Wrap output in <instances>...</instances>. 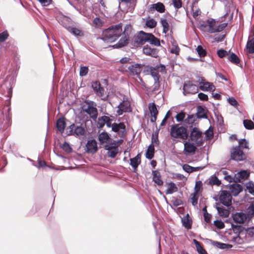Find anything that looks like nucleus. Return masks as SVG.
Segmentation results:
<instances>
[{"mask_svg": "<svg viewBox=\"0 0 254 254\" xmlns=\"http://www.w3.org/2000/svg\"><path fill=\"white\" fill-rule=\"evenodd\" d=\"M122 33V23L111 26L102 31V37L100 39L107 42L116 41Z\"/></svg>", "mask_w": 254, "mask_h": 254, "instance_id": "nucleus-1", "label": "nucleus"}, {"mask_svg": "<svg viewBox=\"0 0 254 254\" xmlns=\"http://www.w3.org/2000/svg\"><path fill=\"white\" fill-rule=\"evenodd\" d=\"M187 128V127L184 126H180L179 124L172 125L170 135L173 138L186 140L189 136V132Z\"/></svg>", "mask_w": 254, "mask_h": 254, "instance_id": "nucleus-2", "label": "nucleus"}, {"mask_svg": "<svg viewBox=\"0 0 254 254\" xmlns=\"http://www.w3.org/2000/svg\"><path fill=\"white\" fill-rule=\"evenodd\" d=\"M85 133V128L81 125L77 126L72 124L66 129L67 136L73 135L76 137L83 136Z\"/></svg>", "mask_w": 254, "mask_h": 254, "instance_id": "nucleus-3", "label": "nucleus"}, {"mask_svg": "<svg viewBox=\"0 0 254 254\" xmlns=\"http://www.w3.org/2000/svg\"><path fill=\"white\" fill-rule=\"evenodd\" d=\"M231 159L237 162L244 161L247 159V155L240 148V146L233 147L230 151Z\"/></svg>", "mask_w": 254, "mask_h": 254, "instance_id": "nucleus-4", "label": "nucleus"}, {"mask_svg": "<svg viewBox=\"0 0 254 254\" xmlns=\"http://www.w3.org/2000/svg\"><path fill=\"white\" fill-rule=\"evenodd\" d=\"M219 199L221 203L223 205L227 207L231 206L232 196L227 190H220Z\"/></svg>", "mask_w": 254, "mask_h": 254, "instance_id": "nucleus-5", "label": "nucleus"}, {"mask_svg": "<svg viewBox=\"0 0 254 254\" xmlns=\"http://www.w3.org/2000/svg\"><path fill=\"white\" fill-rule=\"evenodd\" d=\"M150 33H145L140 31L138 34L134 37V40L132 45L134 46H138L143 45L147 41V39Z\"/></svg>", "mask_w": 254, "mask_h": 254, "instance_id": "nucleus-6", "label": "nucleus"}, {"mask_svg": "<svg viewBox=\"0 0 254 254\" xmlns=\"http://www.w3.org/2000/svg\"><path fill=\"white\" fill-rule=\"evenodd\" d=\"M56 19L67 31L72 26H77V23L72 20L70 17H56Z\"/></svg>", "mask_w": 254, "mask_h": 254, "instance_id": "nucleus-7", "label": "nucleus"}, {"mask_svg": "<svg viewBox=\"0 0 254 254\" xmlns=\"http://www.w3.org/2000/svg\"><path fill=\"white\" fill-rule=\"evenodd\" d=\"M198 91L197 86L191 81H186L183 85V93L185 95L188 94H194Z\"/></svg>", "mask_w": 254, "mask_h": 254, "instance_id": "nucleus-8", "label": "nucleus"}, {"mask_svg": "<svg viewBox=\"0 0 254 254\" xmlns=\"http://www.w3.org/2000/svg\"><path fill=\"white\" fill-rule=\"evenodd\" d=\"M144 64H135L129 65L126 71L128 72L131 75H137L138 77L142 71Z\"/></svg>", "mask_w": 254, "mask_h": 254, "instance_id": "nucleus-9", "label": "nucleus"}, {"mask_svg": "<svg viewBox=\"0 0 254 254\" xmlns=\"http://www.w3.org/2000/svg\"><path fill=\"white\" fill-rule=\"evenodd\" d=\"M86 152L93 154L98 150L97 142L94 139L88 140L86 144Z\"/></svg>", "mask_w": 254, "mask_h": 254, "instance_id": "nucleus-10", "label": "nucleus"}, {"mask_svg": "<svg viewBox=\"0 0 254 254\" xmlns=\"http://www.w3.org/2000/svg\"><path fill=\"white\" fill-rule=\"evenodd\" d=\"M143 53L147 56L157 58L158 57L159 50L149 45H145L142 49Z\"/></svg>", "mask_w": 254, "mask_h": 254, "instance_id": "nucleus-11", "label": "nucleus"}, {"mask_svg": "<svg viewBox=\"0 0 254 254\" xmlns=\"http://www.w3.org/2000/svg\"><path fill=\"white\" fill-rule=\"evenodd\" d=\"M91 87L97 95L101 97L104 95V89L101 86L99 81H93L91 83Z\"/></svg>", "mask_w": 254, "mask_h": 254, "instance_id": "nucleus-12", "label": "nucleus"}, {"mask_svg": "<svg viewBox=\"0 0 254 254\" xmlns=\"http://www.w3.org/2000/svg\"><path fill=\"white\" fill-rule=\"evenodd\" d=\"M112 131L118 132L120 134L121 133V136H123L125 135L126 132V127L125 124L123 122L119 124L114 123L112 128Z\"/></svg>", "mask_w": 254, "mask_h": 254, "instance_id": "nucleus-13", "label": "nucleus"}, {"mask_svg": "<svg viewBox=\"0 0 254 254\" xmlns=\"http://www.w3.org/2000/svg\"><path fill=\"white\" fill-rule=\"evenodd\" d=\"M150 74L154 78V87L153 90H158L160 87V75L159 74V71L155 70V68H150Z\"/></svg>", "mask_w": 254, "mask_h": 254, "instance_id": "nucleus-14", "label": "nucleus"}, {"mask_svg": "<svg viewBox=\"0 0 254 254\" xmlns=\"http://www.w3.org/2000/svg\"><path fill=\"white\" fill-rule=\"evenodd\" d=\"M94 102L90 101V105L88 106L86 110L85 113L89 115L91 118L93 120H95L98 116L97 109L94 107Z\"/></svg>", "mask_w": 254, "mask_h": 254, "instance_id": "nucleus-15", "label": "nucleus"}, {"mask_svg": "<svg viewBox=\"0 0 254 254\" xmlns=\"http://www.w3.org/2000/svg\"><path fill=\"white\" fill-rule=\"evenodd\" d=\"M234 221L236 223H244L247 219V215L243 212H236L232 215Z\"/></svg>", "mask_w": 254, "mask_h": 254, "instance_id": "nucleus-16", "label": "nucleus"}, {"mask_svg": "<svg viewBox=\"0 0 254 254\" xmlns=\"http://www.w3.org/2000/svg\"><path fill=\"white\" fill-rule=\"evenodd\" d=\"M155 10H156L160 13L165 12V7L163 3L160 2H158L156 3L151 4L148 9V11L149 12L153 13Z\"/></svg>", "mask_w": 254, "mask_h": 254, "instance_id": "nucleus-17", "label": "nucleus"}, {"mask_svg": "<svg viewBox=\"0 0 254 254\" xmlns=\"http://www.w3.org/2000/svg\"><path fill=\"white\" fill-rule=\"evenodd\" d=\"M250 175L248 170H241L235 174V183L240 182L241 180L247 179Z\"/></svg>", "mask_w": 254, "mask_h": 254, "instance_id": "nucleus-18", "label": "nucleus"}, {"mask_svg": "<svg viewBox=\"0 0 254 254\" xmlns=\"http://www.w3.org/2000/svg\"><path fill=\"white\" fill-rule=\"evenodd\" d=\"M130 107V104L127 101H123L121 102L118 106V109L117 111V113L118 115H122L123 113L128 111V109Z\"/></svg>", "mask_w": 254, "mask_h": 254, "instance_id": "nucleus-19", "label": "nucleus"}, {"mask_svg": "<svg viewBox=\"0 0 254 254\" xmlns=\"http://www.w3.org/2000/svg\"><path fill=\"white\" fill-rule=\"evenodd\" d=\"M105 149L108 150V156L111 158H115L118 152V149L117 146L106 144L104 146Z\"/></svg>", "mask_w": 254, "mask_h": 254, "instance_id": "nucleus-20", "label": "nucleus"}, {"mask_svg": "<svg viewBox=\"0 0 254 254\" xmlns=\"http://www.w3.org/2000/svg\"><path fill=\"white\" fill-rule=\"evenodd\" d=\"M231 192L234 196H237L243 190V186L239 184H233L230 186Z\"/></svg>", "mask_w": 254, "mask_h": 254, "instance_id": "nucleus-21", "label": "nucleus"}, {"mask_svg": "<svg viewBox=\"0 0 254 254\" xmlns=\"http://www.w3.org/2000/svg\"><path fill=\"white\" fill-rule=\"evenodd\" d=\"M66 126L65 118L64 117L58 119L56 122V126L58 130L63 134L64 132Z\"/></svg>", "mask_w": 254, "mask_h": 254, "instance_id": "nucleus-22", "label": "nucleus"}, {"mask_svg": "<svg viewBox=\"0 0 254 254\" xmlns=\"http://www.w3.org/2000/svg\"><path fill=\"white\" fill-rule=\"evenodd\" d=\"M217 175L218 176L224 175V179L229 183H232L233 182H235V175L234 177H232L230 175H229L228 172L225 169H221L218 171Z\"/></svg>", "mask_w": 254, "mask_h": 254, "instance_id": "nucleus-23", "label": "nucleus"}, {"mask_svg": "<svg viewBox=\"0 0 254 254\" xmlns=\"http://www.w3.org/2000/svg\"><path fill=\"white\" fill-rule=\"evenodd\" d=\"M215 204V208L217 209L218 213L220 216L224 218H226L229 216L230 214V211L228 209L225 208L223 206H218V205L220 204L219 203H216Z\"/></svg>", "mask_w": 254, "mask_h": 254, "instance_id": "nucleus-24", "label": "nucleus"}, {"mask_svg": "<svg viewBox=\"0 0 254 254\" xmlns=\"http://www.w3.org/2000/svg\"><path fill=\"white\" fill-rule=\"evenodd\" d=\"M207 110L202 106L199 105L197 107V112L196 116L198 119H207Z\"/></svg>", "mask_w": 254, "mask_h": 254, "instance_id": "nucleus-25", "label": "nucleus"}, {"mask_svg": "<svg viewBox=\"0 0 254 254\" xmlns=\"http://www.w3.org/2000/svg\"><path fill=\"white\" fill-rule=\"evenodd\" d=\"M68 31L75 37H81L84 36V32L77 25L72 26Z\"/></svg>", "mask_w": 254, "mask_h": 254, "instance_id": "nucleus-26", "label": "nucleus"}, {"mask_svg": "<svg viewBox=\"0 0 254 254\" xmlns=\"http://www.w3.org/2000/svg\"><path fill=\"white\" fill-rule=\"evenodd\" d=\"M202 132L196 127H193L190 133V138L192 141L197 140L201 138Z\"/></svg>", "mask_w": 254, "mask_h": 254, "instance_id": "nucleus-27", "label": "nucleus"}, {"mask_svg": "<svg viewBox=\"0 0 254 254\" xmlns=\"http://www.w3.org/2000/svg\"><path fill=\"white\" fill-rule=\"evenodd\" d=\"M151 45H153L156 46H160L161 41L159 39L156 37L153 34L150 33L149 35V37L147 39V41ZM161 42L162 43H164V41L163 40H161Z\"/></svg>", "mask_w": 254, "mask_h": 254, "instance_id": "nucleus-28", "label": "nucleus"}, {"mask_svg": "<svg viewBox=\"0 0 254 254\" xmlns=\"http://www.w3.org/2000/svg\"><path fill=\"white\" fill-rule=\"evenodd\" d=\"M141 162V155L138 153L135 157L130 159V165L134 170L137 169L138 166Z\"/></svg>", "mask_w": 254, "mask_h": 254, "instance_id": "nucleus-29", "label": "nucleus"}, {"mask_svg": "<svg viewBox=\"0 0 254 254\" xmlns=\"http://www.w3.org/2000/svg\"><path fill=\"white\" fill-rule=\"evenodd\" d=\"M110 139L109 134L105 131L102 132L98 135V140L101 144L104 143L108 144V143Z\"/></svg>", "mask_w": 254, "mask_h": 254, "instance_id": "nucleus-30", "label": "nucleus"}, {"mask_svg": "<svg viewBox=\"0 0 254 254\" xmlns=\"http://www.w3.org/2000/svg\"><path fill=\"white\" fill-rule=\"evenodd\" d=\"M196 149V146L193 143H190L188 141H186L184 143V150L186 152L188 153H194Z\"/></svg>", "mask_w": 254, "mask_h": 254, "instance_id": "nucleus-31", "label": "nucleus"}, {"mask_svg": "<svg viewBox=\"0 0 254 254\" xmlns=\"http://www.w3.org/2000/svg\"><path fill=\"white\" fill-rule=\"evenodd\" d=\"M231 228L236 235L245 234L246 228L242 225L232 224Z\"/></svg>", "mask_w": 254, "mask_h": 254, "instance_id": "nucleus-32", "label": "nucleus"}, {"mask_svg": "<svg viewBox=\"0 0 254 254\" xmlns=\"http://www.w3.org/2000/svg\"><path fill=\"white\" fill-rule=\"evenodd\" d=\"M183 225L187 229H190L191 228L192 221L190 217L189 214L182 218Z\"/></svg>", "mask_w": 254, "mask_h": 254, "instance_id": "nucleus-33", "label": "nucleus"}, {"mask_svg": "<svg viewBox=\"0 0 254 254\" xmlns=\"http://www.w3.org/2000/svg\"><path fill=\"white\" fill-rule=\"evenodd\" d=\"M128 38H129L124 36L116 44L114 45L113 47L114 48H119L126 46L128 44Z\"/></svg>", "mask_w": 254, "mask_h": 254, "instance_id": "nucleus-34", "label": "nucleus"}, {"mask_svg": "<svg viewBox=\"0 0 254 254\" xmlns=\"http://www.w3.org/2000/svg\"><path fill=\"white\" fill-rule=\"evenodd\" d=\"M155 152L154 145L153 143H151L147 149V151L145 153V157L148 159H151L154 157Z\"/></svg>", "mask_w": 254, "mask_h": 254, "instance_id": "nucleus-35", "label": "nucleus"}, {"mask_svg": "<svg viewBox=\"0 0 254 254\" xmlns=\"http://www.w3.org/2000/svg\"><path fill=\"white\" fill-rule=\"evenodd\" d=\"M168 188L166 190L165 193L166 194H172L174 192L178 191V188L175 184L171 182L168 184Z\"/></svg>", "mask_w": 254, "mask_h": 254, "instance_id": "nucleus-36", "label": "nucleus"}, {"mask_svg": "<svg viewBox=\"0 0 254 254\" xmlns=\"http://www.w3.org/2000/svg\"><path fill=\"white\" fill-rule=\"evenodd\" d=\"M199 82L201 84L199 86V88L203 91H207L209 89V82L205 81V80L202 77H200L199 79Z\"/></svg>", "mask_w": 254, "mask_h": 254, "instance_id": "nucleus-37", "label": "nucleus"}, {"mask_svg": "<svg viewBox=\"0 0 254 254\" xmlns=\"http://www.w3.org/2000/svg\"><path fill=\"white\" fill-rule=\"evenodd\" d=\"M193 242L195 246L196 251L198 254H208L207 252L200 245L198 241L195 239H193Z\"/></svg>", "mask_w": 254, "mask_h": 254, "instance_id": "nucleus-38", "label": "nucleus"}, {"mask_svg": "<svg viewBox=\"0 0 254 254\" xmlns=\"http://www.w3.org/2000/svg\"><path fill=\"white\" fill-rule=\"evenodd\" d=\"M228 61L231 63L238 65L240 64V60L239 57L234 53H231L230 55L228 57Z\"/></svg>", "mask_w": 254, "mask_h": 254, "instance_id": "nucleus-39", "label": "nucleus"}, {"mask_svg": "<svg viewBox=\"0 0 254 254\" xmlns=\"http://www.w3.org/2000/svg\"><path fill=\"white\" fill-rule=\"evenodd\" d=\"M246 48L250 54L254 53V38L248 41Z\"/></svg>", "mask_w": 254, "mask_h": 254, "instance_id": "nucleus-40", "label": "nucleus"}, {"mask_svg": "<svg viewBox=\"0 0 254 254\" xmlns=\"http://www.w3.org/2000/svg\"><path fill=\"white\" fill-rule=\"evenodd\" d=\"M244 127L248 130H252L254 128V123L251 120L246 119L243 121Z\"/></svg>", "mask_w": 254, "mask_h": 254, "instance_id": "nucleus-41", "label": "nucleus"}, {"mask_svg": "<svg viewBox=\"0 0 254 254\" xmlns=\"http://www.w3.org/2000/svg\"><path fill=\"white\" fill-rule=\"evenodd\" d=\"M148 108L149 110V112L151 114V115H158V111L156 108V105L155 103H150L148 105Z\"/></svg>", "mask_w": 254, "mask_h": 254, "instance_id": "nucleus-42", "label": "nucleus"}, {"mask_svg": "<svg viewBox=\"0 0 254 254\" xmlns=\"http://www.w3.org/2000/svg\"><path fill=\"white\" fill-rule=\"evenodd\" d=\"M103 21L99 17H96L92 22V25L96 28H100L103 26Z\"/></svg>", "mask_w": 254, "mask_h": 254, "instance_id": "nucleus-43", "label": "nucleus"}, {"mask_svg": "<svg viewBox=\"0 0 254 254\" xmlns=\"http://www.w3.org/2000/svg\"><path fill=\"white\" fill-rule=\"evenodd\" d=\"M105 119H106V116H103L98 118L97 123V127L98 128H102L104 127L106 123Z\"/></svg>", "mask_w": 254, "mask_h": 254, "instance_id": "nucleus-44", "label": "nucleus"}, {"mask_svg": "<svg viewBox=\"0 0 254 254\" xmlns=\"http://www.w3.org/2000/svg\"><path fill=\"white\" fill-rule=\"evenodd\" d=\"M228 23H223L215 26V29H213L212 32H220L222 31L227 26Z\"/></svg>", "mask_w": 254, "mask_h": 254, "instance_id": "nucleus-45", "label": "nucleus"}, {"mask_svg": "<svg viewBox=\"0 0 254 254\" xmlns=\"http://www.w3.org/2000/svg\"><path fill=\"white\" fill-rule=\"evenodd\" d=\"M206 22L207 23H208V26H209V32L210 33H213V32H212L213 29H215V26H215V24H216L215 20L214 19H208L206 20Z\"/></svg>", "mask_w": 254, "mask_h": 254, "instance_id": "nucleus-46", "label": "nucleus"}, {"mask_svg": "<svg viewBox=\"0 0 254 254\" xmlns=\"http://www.w3.org/2000/svg\"><path fill=\"white\" fill-rule=\"evenodd\" d=\"M132 30V26L130 24H127L125 27L124 32L123 34L126 37L129 38V35L131 34Z\"/></svg>", "mask_w": 254, "mask_h": 254, "instance_id": "nucleus-47", "label": "nucleus"}, {"mask_svg": "<svg viewBox=\"0 0 254 254\" xmlns=\"http://www.w3.org/2000/svg\"><path fill=\"white\" fill-rule=\"evenodd\" d=\"M196 50L200 58L205 57L207 54V52L205 49H203V48L199 45L196 49Z\"/></svg>", "mask_w": 254, "mask_h": 254, "instance_id": "nucleus-48", "label": "nucleus"}, {"mask_svg": "<svg viewBox=\"0 0 254 254\" xmlns=\"http://www.w3.org/2000/svg\"><path fill=\"white\" fill-rule=\"evenodd\" d=\"M61 147L66 153H70L72 151V148L70 147L69 144L65 141L63 144L61 145Z\"/></svg>", "mask_w": 254, "mask_h": 254, "instance_id": "nucleus-49", "label": "nucleus"}, {"mask_svg": "<svg viewBox=\"0 0 254 254\" xmlns=\"http://www.w3.org/2000/svg\"><path fill=\"white\" fill-rule=\"evenodd\" d=\"M161 23L163 26V32L166 34L169 31V23L166 19H161Z\"/></svg>", "mask_w": 254, "mask_h": 254, "instance_id": "nucleus-50", "label": "nucleus"}, {"mask_svg": "<svg viewBox=\"0 0 254 254\" xmlns=\"http://www.w3.org/2000/svg\"><path fill=\"white\" fill-rule=\"evenodd\" d=\"M195 121V117L194 115H188V118L184 120L186 124L191 125Z\"/></svg>", "mask_w": 254, "mask_h": 254, "instance_id": "nucleus-51", "label": "nucleus"}, {"mask_svg": "<svg viewBox=\"0 0 254 254\" xmlns=\"http://www.w3.org/2000/svg\"><path fill=\"white\" fill-rule=\"evenodd\" d=\"M171 202L175 207L183 204V202L180 198L174 196L172 197Z\"/></svg>", "mask_w": 254, "mask_h": 254, "instance_id": "nucleus-52", "label": "nucleus"}, {"mask_svg": "<svg viewBox=\"0 0 254 254\" xmlns=\"http://www.w3.org/2000/svg\"><path fill=\"white\" fill-rule=\"evenodd\" d=\"M157 22L154 19H149L146 20V26L150 28H153L156 26Z\"/></svg>", "mask_w": 254, "mask_h": 254, "instance_id": "nucleus-53", "label": "nucleus"}, {"mask_svg": "<svg viewBox=\"0 0 254 254\" xmlns=\"http://www.w3.org/2000/svg\"><path fill=\"white\" fill-rule=\"evenodd\" d=\"M247 190L248 192L254 196V184L252 182H249L246 186Z\"/></svg>", "mask_w": 254, "mask_h": 254, "instance_id": "nucleus-54", "label": "nucleus"}, {"mask_svg": "<svg viewBox=\"0 0 254 254\" xmlns=\"http://www.w3.org/2000/svg\"><path fill=\"white\" fill-rule=\"evenodd\" d=\"M231 242H233L237 244H242L243 243V240L240 237V235H236L233 237L230 240Z\"/></svg>", "mask_w": 254, "mask_h": 254, "instance_id": "nucleus-55", "label": "nucleus"}, {"mask_svg": "<svg viewBox=\"0 0 254 254\" xmlns=\"http://www.w3.org/2000/svg\"><path fill=\"white\" fill-rule=\"evenodd\" d=\"M185 117H186V113L183 111H181V112L178 113L175 117L176 121L178 122H180L183 121L184 120Z\"/></svg>", "mask_w": 254, "mask_h": 254, "instance_id": "nucleus-56", "label": "nucleus"}, {"mask_svg": "<svg viewBox=\"0 0 254 254\" xmlns=\"http://www.w3.org/2000/svg\"><path fill=\"white\" fill-rule=\"evenodd\" d=\"M209 183L212 185L219 186L221 184V181L219 180L216 176H212Z\"/></svg>", "mask_w": 254, "mask_h": 254, "instance_id": "nucleus-57", "label": "nucleus"}, {"mask_svg": "<svg viewBox=\"0 0 254 254\" xmlns=\"http://www.w3.org/2000/svg\"><path fill=\"white\" fill-rule=\"evenodd\" d=\"M248 215L251 217L254 216V201L252 202L248 209Z\"/></svg>", "mask_w": 254, "mask_h": 254, "instance_id": "nucleus-58", "label": "nucleus"}, {"mask_svg": "<svg viewBox=\"0 0 254 254\" xmlns=\"http://www.w3.org/2000/svg\"><path fill=\"white\" fill-rule=\"evenodd\" d=\"M241 148H248V142L245 138L240 139L239 140V145Z\"/></svg>", "mask_w": 254, "mask_h": 254, "instance_id": "nucleus-59", "label": "nucleus"}, {"mask_svg": "<svg viewBox=\"0 0 254 254\" xmlns=\"http://www.w3.org/2000/svg\"><path fill=\"white\" fill-rule=\"evenodd\" d=\"M217 54L220 58H223L228 55V52L224 49H219L217 50Z\"/></svg>", "mask_w": 254, "mask_h": 254, "instance_id": "nucleus-60", "label": "nucleus"}, {"mask_svg": "<svg viewBox=\"0 0 254 254\" xmlns=\"http://www.w3.org/2000/svg\"><path fill=\"white\" fill-rule=\"evenodd\" d=\"M214 225H215L218 229H221L224 228V223L221 220H216L213 222Z\"/></svg>", "mask_w": 254, "mask_h": 254, "instance_id": "nucleus-61", "label": "nucleus"}, {"mask_svg": "<svg viewBox=\"0 0 254 254\" xmlns=\"http://www.w3.org/2000/svg\"><path fill=\"white\" fill-rule=\"evenodd\" d=\"M88 72V68L87 66H80L79 75L80 76H85Z\"/></svg>", "mask_w": 254, "mask_h": 254, "instance_id": "nucleus-62", "label": "nucleus"}, {"mask_svg": "<svg viewBox=\"0 0 254 254\" xmlns=\"http://www.w3.org/2000/svg\"><path fill=\"white\" fill-rule=\"evenodd\" d=\"M228 102L234 107H237L239 105L237 101L233 97H229L227 99Z\"/></svg>", "mask_w": 254, "mask_h": 254, "instance_id": "nucleus-63", "label": "nucleus"}, {"mask_svg": "<svg viewBox=\"0 0 254 254\" xmlns=\"http://www.w3.org/2000/svg\"><path fill=\"white\" fill-rule=\"evenodd\" d=\"M245 234L248 235L250 237H253L254 236V227L247 228L245 229Z\"/></svg>", "mask_w": 254, "mask_h": 254, "instance_id": "nucleus-64", "label": "nucleus"}]
</instances>
